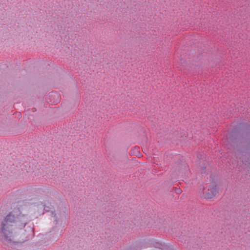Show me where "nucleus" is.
<instances>
[{"mask_svg": "<svg viewBox=\"0 0 250 250\" xmlns=\"http://www.w3.org/2000/svg\"><path fill=\"white\" fill-rule=\"evenodd\" d=\"M27 221V217L21 214L19 209H15L10 212L1 224L0 237L2 242L10 247L19 243L17 230L24 227Z\"/></svg>", "mask_w": 250, "mask_h": 250, "instance_id": "nucleus-1", "label": "nucleus"}, {"mask_svg": "<svg viewBox=\"0 0 250 250\" xmlns=\"http://www.w3.org/2000/svg\"><path fill=\"white\" fill-rule=\"evenodd\" d=\"M219 191V186L216 183H211L206 187L200 188L199 193L202 199H209L214 197Z\"/></svg>", "mask_w": 250, "mask_h": 250, "instance_id": "nucleus-2", "label": "nucleus"}, {"mask_svg": "<svg viewBox=\"0 0 250 250\" xmlns=\"http://www.w3.org/2000/svg\"><path fill=\"white\" fill-rule=\"evenodd\" d=\"M36 190L33 188H25L19 190L17 192L23 196V198H29L30 200L33 199L32 194H34Z\"/></svg>", "mask_w": 250, "mask_h": 250, "instance_id": "nucleus-3", "label": "nucleus"}, {"mask_svg": "<svg viewBox=\"0 0 250 250\" xmlns=\"http://www.w3.org/2000/svg\"><path fill=\"white\" fill-rule=\"evenodd\" d=\"M177 193H181V189H179V188L177 189Z\"/></svg>", "mask_w": 250, "mask_h": 250, "instance_id": "nucleus-4", "label": "nucleus"}, {"mask_svg": "<svg viewBox=\"0 0 250 250\" xmlns=\"http://www.w3.org/2000/svg\"><path fill=\"white\" fill-rule=\"evenodd\" d=\"M51 96H53V95H54V96H56H56H58V95H57V94L53 93H51Z\"/></svg>", "mask_w": 250, "mask_h": 250, "instance_id": "nucleus-5", "label": "nucleus"}]
</instances>
